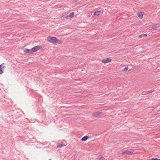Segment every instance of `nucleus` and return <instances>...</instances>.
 <instances>
[{
	"mask_svg": "<svg viewBox=\"0 0 160 160\" xmlns=\"http://www.w3.org/2000/svg\"><path fill=\"white\" fill-rule=\"evenodd\" d=\"M105 158L103 157H101L98 158V160H104Z\"/></svg>",
	"mask_w": 160,
	"mask_h": 160,
	"instance_id": "obj_12",
	"label": "nucleus"
},
{
	"mask_svg": "<svg viewBox=\"0 0 160 160\" xmlns=\"http://www.w3.org/2000/svg\"><path fill=\"white\" fill-rule=\"evenodd\" d=\"M24 52L28 53H32L33 52L32 48L31 49H25L24 50Z\"/></svg>",
	"mask_w": 160,
	"mask_h": 160,
	"instance_id": "obj_6",
	"label": "nucleus"
},
{
	"mask_svg": "<svg viewBox=\"0 0 160 160\" xmlns=\"http://www.w3.org/2000/svg\"><path fill=\"white\" fill-rule=\"evenodd\" d=\"M158 28V26H152L151 27V28L153 29H156V28Z\"/></svg>",
	"mask_w": 160,
	"mask_h": 160,
	"instance_id": "obj_16",
	"label": "nucleus"
},
{
	"mask_svg": "<svg viewBox=\"0 0 160 160\" xmlns=\"http://www.w3.org/2000/svg\"><path fill=\"white\" fill-rule=\"evenodd\" d=\"M143 37H146L147 36V34H143Z\"/></svg>",
	"mask_w": 160,
	"mask_h": 160,
	"instance_id": "obj_20",
	"label": "nucleus"
},
{
	"mask_svg": "<svg viewBox=\"0 0 160 160\" xmlns=\"http://www.w3.org/2000/svg\"><path fill=\"white\" fill-rule=\"evenodd\" d=\"M152 160H160V159H158V158H152Z\"/></svg>",
	"mask_w": 160,
	"mask_h": 160,
	"instance_id": "obj_19",
	"label": "nucleus"
},
{
	"mask_svg": "<svg viewBox=\"0 0 160 160\" xmlns=\"http://www.w3.org/2000/svg\"><path fill=\"white\" fill-rule=\"evenodd\" d=\"M41 46H37L33 48H32L33 52H35L37 51L38 50L40 49Z\"/></svg>",
	"mask_w": 160,
	"mask_h": 160,
	"instance_id": "obj_4",
	"label": "nucleus"
},
{
	"mask_svg": "<svg viewBox=\"0 0 160 160\" xmlns=\"http://www.w3.org/2000/svg\"><path fill=\"white\" fill-rule=\"evenodd\" d=\"M88 138V136L86 135L85 136L83 137L81 139V140L82 141H86Z\"/></svg>",
	"mask_w": 160,
	"mask_h": 160,
	"instance_id": "obj_7",
	"label": "nucleus"
},
{
	"mask_svg": "<svg viewBox=\"0 0 160 160\" xmlns=\"http://www.w3.org/2000/svg\"><path fill=\"white\" fill-rule=\"evenodd\" d=\"M128 69V66L125 67L124 69H123V71H127Z\"/></svg>",
	"mask_w": 160,
	"mask_h": 160,
	"instance_id": "obj_14",
	"label": "nucleus"
},
{
	"mask_svg": "<svg viewBox=\"0 0 160 160\" xmlns=\"http://www.w3.org/2000/svg\"><path fill=\"white\" fill-rule=\"evenodd\" d=\"M74 13L73 12H72L70 13L69 15H66L65 16H63L62 17H63V18H72L74 16Z\"/></svg>",
	"mask_w": 160,
	"mask_h": 160,
	"instance_id": "obj_5",
	"label": "nucleus"
},
{
	"mask_svg": "<svg viewBox=\"0 0 160 160\" xmlns=\"http://www.w3.org/2000/svg\"><path fill=\"white\" fill-rule=\"evenodd\" d=\"M153 92L152 91H148L146 92V94H148Z\"/></svg>",
	"mask_w": 160,
	"mask_h": 160,
	"instance_id": "obj_15",
	"label": "nucleus"
},
{
	"mask_svg": "<svg viewBox=\"0 0 160 160\" xmlns=\"http://www.w3.org/2000/svg\"><path fill=\"white\" fill-rule=\"evenodd\" d=\"M65 145L64 144L62 143H58V148H60L62 147L63 146H65Z\"/></svg>",
	"mask_w": 160,
	"mask_h": 160,
	"instance_id": "obj_10",
	"label": "nucleus"
},
{
	"mask_svg": "<svg viewBox=\"0 0 160 160\" xmlns=\"http://www.w3.org/2000/svg\"><path fill=\"white\" fill-rule=\"evenodd\" d=\"M47 41L50 43H52L54 45L58 44H61L62 42L61 40H58L56 37H48L47 38Z\"/></svg>",
	"mask_w": 160,
	"mask_h": 160,
	"instance_id": "obj_1",
	"label": "nucleus"
},
{
	"mask_svg": "<svg viewBox=\"0 0 160 160\" xmlns=\"http://www.w3.org/2000/svg\"><path fill=\"white\" fill-rule=\"evenodd\" d=\"M143 37V34H142V35H139V36H138V38H139V39H140V38H142V37Z\"/></svg>",
	"mask_w": 160,
	"mask_h": 160,
	"instance_id": "obj_18",
	"label": "nucleus"
},
{
	"mask_svg": "<svg viewBox=\"0 0 160 160\" xmlns=\"http://www.w3.org/2000/svg\"><path fill=\"white\" fill-rule=\"evenodd\" d=\"M132 152H133L132 151L126 150L125 151L122 152V154L124 155H129L131 154V153H132Z\"/></svg>",
	"mask_w": 160,
	"mask_h": 160,
	"instance_id": "obj_3",
	"label": "nucleus"
},
{
	"mask_svg": "<svg viewBox=\"0 0 160 160\" xmlns=\"http://www.w3.org/2000/svg\"><path fill=\"white\" fill-rule=\"evenodd\" d=\"M4 65V64H2L1 65H0V68H1L2 69L4 68H5V66Z\"/></svg>",
	"mask_w": 160,
	"mask_h": 160,
	"instance_id": "obj_13",
	"label": "nucleus"
},
{
	"mask_svg": "<svg viewBox=\"0 0 160 160\" xmlns=\"http://www.w3.org/2000/svg\"><path fill=\"white\" fill-rule=\"evenodd\" d=\"M100 13V11H96L94 13V14L95 16H98L99 15Z\"/></svg>",
	"mask_w": 160,
	"mask_h": 160,
	"instance_id": "obj_11",
	"label": "nucleus"
},
{
	"mask_svg": "<svg viewBox=\"0 0 160 160\" xmlns=\"http://www.w3.org/2000/svg\"><path fill=\"white\" fill-rule=\"evenodd\" d=\"M3 73V71L2 70V69L1 68H0V74H1Z\"/></svg>",
	"mask_w": 160,
	"mask_h": 160,
	"instance_id": "obj_17",
	"label": "nucleus"
},
{
	"mask_svg": "<svg viewBox=\"0 0 160 160\" xmlns=\"http://www.w3.org/2000/svg\"><path fill=\"white\" fill-rule=\"evenodd\" d=\"M111 61V59L108 58H106L105 59L101 60V62L104 63H107Z\"/></svg>",
	"mask_w": 160,
	"mask_h": 160,
	"instance_id": "obj_2",
	"label": "nucleus"
},
{
	"mask_svg": "<svg viewBox=\"0 0 160 160\" xmlns=\"http://www.w3.org/2000/svg\"><path fill=\"white\" fill-rule=\"evenodd\" d=\"M101 114V112H95L93 113V116L96 117H98Z\"/></svg>",
	"mask_w": 160,
	"mask_h": 160,
	"instance_id": "obj_8",
	"label": "nucleus"
},
{
	"mask_svg": "<svg viewBox=\"0 0 160 160\" xmlns=\"http://www.w3.org/2000/svg\"><path fill=\"white\" fill-rule=\"evenodd\" d=\"M138 16L140 18H142L143 17V14L141 12H138Z\"/></svg>",
	"mask_w": 160,
	"mask_h": 160,
	"instance_id": "obj_9",
	"label": "nucleus"
},
{
	"mask_svg": "<svg viewBox=\"0 0 160 160\" xmlns=\"http://www.w3.org/2000/svg\"><path fill=\"white\" fill-rule=\"evenodd\" d=\"M159 127H160V126H159Z\"/></svg>",
	"mask_w": 160,
	"mask_h": 160,
	"instance_id": "obj_21",
	"label": "nucleus"
}]
</instances>
